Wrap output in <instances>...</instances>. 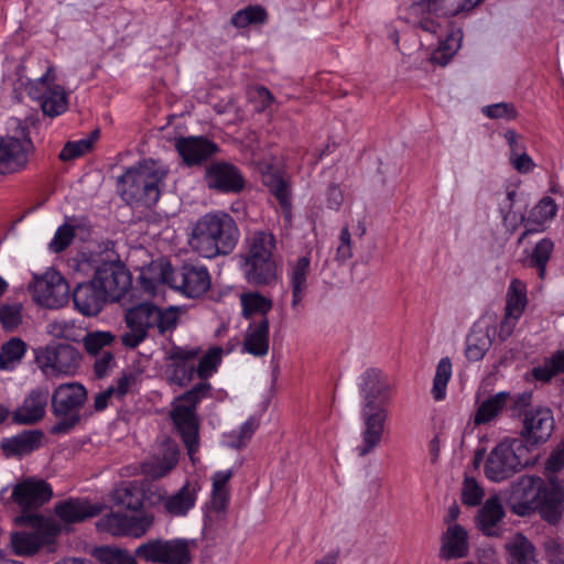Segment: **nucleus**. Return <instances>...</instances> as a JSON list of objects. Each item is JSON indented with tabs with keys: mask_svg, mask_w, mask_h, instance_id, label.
<instances>
[{
	"mask_svg": "<svg viewBox=\"0 0 564 564\" xmlns=\"http://www.w3.org/2000/svg\"><path fill=\"white\" fill-rule=\"evenodd\" d=\"M10 129H15L14 135L0 137V173H15L26 167L33 144L26 128L13 119Z\"/></svg>",
	"mask_w": 564,
	"mask_h": 564,
	"instance_id": "9b49d317",
	"label": "nucleus"
},
{
	"mask_svg": "<svg viewBox=\"0 0 564 564\" xmlns=\"http://www.w3.org/2000/svg\"><path fill=\"white\" fill-rule=\"evenodd\" d=\"M25 352L26 344L18 337L11 338L1 347L0 369L14 370L21 364Z\"/></svg>",
	"mask_w": 564,
	"mask_h": 564,
	"instance_id": "ea45409f",
	"label": "nucleus"
},
{
	"mask_svg": "<svg viewBox=\"0 0 564 564\" xmlns=\"http://www.w3.org/2000/svg\"><path fill=\"white\" fill-rule=\"evenodd\" d=\"M140 375L137 371H126L117 379L116 383L110 387L117 399L122 398L127 393L133 392L139 384Z\"/></svg>",
	"mask_w": 564,
	"mask_h": 564,
	"instance_id": "052dcab7",
	"label": "nucleus"
},
{
	"mask_svg": "<svg viewBox=\"0 0 564 564\" xmlns=\"http://www.w3.org/2000/svg\"><path fill=\"white\" fill-rule=\"evenodd\" d=\"M258 427V422L249 417L238 430L223 435L221 444L230 448H240L248 444Z\"/></svg>",
	"mask_w": 564,
	"mask_h": 564,
	"instance_id": "a18cd8bd",
	"label": "nucleus"
},
{
	"mask_svg": "<svg viewBox=\"0 0 564 564\" xmlns=\"http://www.w3.org/2000/svg\"><path fill=\"white\" fill-rule=\"evenodd\" d=\"M452 377V361L444 357L438 361L433 380L432 394L434 400L441 401L446 395V387Z\"/></svg>",
	"mask_w": 564,
	"mask_h": 564,
	"instance_id": "8fccbe9b",
	"label": "nucleus"
},
{
	"mask_svg": "<svg viewBox=\"0 0 564 564\" xmlns=\"http://www.w3.org/2000/svg\"><path fill=\"white\" fill-rule=\"evenodd\" d=\"M240 303L246 318L262 317L271 308V301L257 292L241 294Z\"/></svg>",
	"mask_w": 564,
	"mask_h": 564,
	"instance_id": "c03bdc74",
	"label": "nucleus"
},
{
	"mask_svg": "<svg viewBox=\"0 0 564 564\" xmlns=\"http://www.w3.org/2000/svg\"><path fill=\"white\" fill-rule=\"evenodd\" d=\"M48 392L46 390H34L23 401L14 413L13 419L21 424H32L41 420L46 410Z\"/></svg>",
	"mask_w": 564,
	"mask_h": 564,
	"instance_id": "2f4dec72",
	"label": "nucleus"
},
{
	"mask_svg": "<svg viewBox=\"0 0 564 564\" xmlns=\"http://www.w3.org/2000/svg\"><path fill=\"white\" fill-rule=\"evenodd\" d=\"M262 183L282 202V176L278 166L263 162L259 166Z\"/></svg>",
	"mask_w": 564,
	"mask_h": 564,
	"instance_id": "4d7b16f0",
	"label": "nucleus"
},
{
	"mask_svg": "<svg viewBox=\"0 0 564 564\" xmlns=\"http://www.w3.org/2000/svg\"><path fill=\"white\" fill-rule=\"evenodd\" d=\"M76 308L84 315H97L106 303L94 280L79 283L73 294Z\"/></svg>",
	"mask_w": 564,
	"mask_h": 564,
	"instance_id": "c85d7f7f",
	"label": "nucleus"
},
{
	"mask_svg": "<svg viewBox=\"0 0 564 564\" xmlns=\"http://www.w3.org/2000/svg\"><path fill=\"white\" fill-rule=\"evenodd\" d=\"M208 187L221 192H237L242 188L243 180L239 171L226 163L212 164L205 175Z\"/></svg>",
	"mask_w": 564,
	"mask_h": 564,
	"instance_id": "393cba45",
	"label": "nucleus"
},
{
	"mask_svg": "<svg viewBox=\"0 0 564 564\" xmlns=\"http://www.w3.org/2000/svg\"><path fill=\"white\" fill-rule=\"evenodd\" d=\"M231 476V470L226 469L215 473L212 478L213 489L210 495V509L217 513L224 512L228 505V482Z\"/></svg>",
	"mask_w": 564,
	"mask_h": 564,
	"instance_id": "e433bc0d",
	"label": "nucleus"
},
{
	"mask_svg": "<svg viewBox=\"0 0 564 564\" xmlns=\"http://www.w3.org/2000/svg\"><path fill=\"white\" fill-rule=\"evenodd\" d=\"M469 553L468 533L460 524H451L441 538L440 557L445 561L463 558Z\"/></svg>",
	"mask_w": 564,
	"mask_h": 564,
	"instance_id": "a878e982",
	"label": "nucleus"
},
{
	"mask_svg": "<svg viewBox=\"0 0 564 564\" xmlns=\"http://www.w3.org/2000/svg\"><path fill=\"white\" fill-rule=\"evenodd\" d=\"M113 335L110 332H91L88 333L84 338V345L89 354H97L104 347L110 345L113 340Z\"/></svg>",
	"mask_w": 564,
	"mask_h": 564,
	"instance_id": "680f3d73",
	"label": "nucleus"
},
{
	"mask_svg": "<svg viewBox=\"0 0 564 564\" xmlns=\"http://www.w3.org/2000/svg\"><path fill=\"white\" fill-rule=\"evenodd\" d=\"M239 239V230L234 218L223 212L208 213L192 226L188 245L204 258H215L230 253Z\"/></svg>",
	"mask_w": 564,
	"mask_h": 564,
	"instance_id": "f03ea898",
	"label": "nucleus"
},
{
	"mask_svg": "<svg viewBox=\"0 0 564 564\" xmlns=\"http://www.w3.org/2000/svg\"><path fill=\"white\" fill-rule=\"evenodd\" d=\"M139 284L152 299H163L167 288L197 299L210 289L212 276L204 264L187 262L174 270L167 260L158 259L140 269Z\"/></svg>",
	"mask_w": 564,
	"mask_h": 564,
	"instance_id": "f257e3e1",
	"label": "nucleus"
},
{
	"mask_svg": "<svg viewBox=\"0 0 564 564\" xmlns=\"http://www.w3.org/2000/svg\"><path fill=\"white\" fill-rule=\"evenodd\" d=\"M194 544L185 539L164 540L163 564H188Z\"/></svg>",
	"mask_w": 564,
	"mask_h": 564,
	"instance_id": "58836bf2",
	"label": "nucleus"
},
{
	"mask_svg": "<svg viewBox=\"0 0 564 564\" xmlns=\"http://www.w3.org/2000/svg\"><path fill=\"white\" fill-rule=\"evenodd\" d=\"M274 249V237L270 232H256L247 239L243 273L250 283L269 284L275 280Z\"/></svg>",
	"mask_w": 564,
	"mask_h": 564,
	"instance_id": "0eeeda50",
	"label": "nucleus"
},
{
	"mask_svg": "<svg viewBox=\"0 0 564 564\" xmlns=\"http://www.w3.org/2000/svg\"><path fill=\"white\" fill-rule=\"evenodd\" d=\"M59 533V527L46 522L34 531H19L11 534V546L14 554L29 556L35 554L43 546L54 542Z\"/></svg>",
	"mask_w": 564,
	"mask_h": 564,
	"instance_id": "6ab92c4d",
	"label": "nucleus"
},
{
	"mask_svg": "<svg viewBox=\"0 0 564 564\" xmlns=\"http://www.w3.org/2000/svg\"><path fill=\"white\" fill-rule=\"evenodd\" d=\"M482 113L490 119L512 120L518 116V111L513 104L499 102L482 108Z\"/></svg>",
	"mask_w": 564,
	"mask_h": 564,
	"instance_id": "e2e57ef3",
	"label": "nucleus"
},
{
	"mask_svg": "<svg viewBox=\"0 0 564 564\" xmlns=\"http://www.w3.org/2000/svg\"><path fill=\"white\" fill-rule=\"evenodd\" d=\"M267 20V12L260 6H248L237 11L231 23L238 29H245L252 25H260Z\"/></svg>",
	"mask_w": 564,
	"mask_h": 564,
	"instance_id": "09e8293b",
	"label": "nucleus"
},
{
	"mask_svg": "<svg viewBox=\"0 0 564 564\" xmlns=\"http://www.w3.org/2000/svg\"><path fill=\"white\" fill-rule=\"evenodd\" d=\"M269 349L268 323L261 318L259 323L250 325L243 343V351L261 356Z\"/></svg>",
	"mask_w": 564,
	"mask_h": 564,
	"instance_id": "c9c22d12",
	"label": "nucleus"
},
{
	"mask_svg": "<svg viewBox=\"0 0 564 564\" xmlns=\"http://www.w3.org/2000/svg\"><path fill=\"white\" fill-rule=\"evenodd\" d=\"M175 148L183 162L198 165L218 151L217 145L204 137H185L175 141Z\"/></svg>",
	"mask_w": 564,
	"mask_h": 564,
	"instance_id": "5701e85b",
	"label": "nucleus"
},
{
	"mask_svg": "<svg viewBox=\"0 0 564 564\" xmlns=\"http://www.w3.org/2000/svg\"><path fill=\"white\" fill-rule=\"evenodd\" d=\"M505 517V509L500 498L492 496L488 498L476 517L477 528L487 536L499 535V523Z\"/></svg>",
	"mask_w": 564,
	"mask_h": 564,
	"instance_id": "c756f323",
	"label": "nucleus"
},
{
	"mask_svg": "<svg viewBox=\"0 0 564 564\" xmlns=\"http://www.w3.org/2000/svg\"><path fill=\"white\" fill-rule=\"evenodd\" d=\"M94 555L100 564H138L133 555L118 547L102 546L96 549Z\"/></svg>",
	"mask_w": 564,
	"mask_h": 564,
	"instance_id": "603ef678",
	"label": "nucleus"
},
{
	"mask_svg": "<svg viewBox=\"0 0 564 564\" xmlns=\"http://www.w3.org/2000/svg\"><path fill=\"white\" fill-rule=\"evenodd\" d=\"M210 384L203 382L175 399L173 402L171 417L183 442L187 448L191 459L194 462V454L198 448V424L195 416V404L207 394Z\"/></svg>",
	"mask_w": 564,
	"mask_h": 564,
	"instance_id": "6e6552de",
	"label": "nucleus"
},
{
	"mask_svg": "<svg viewBox=\"0 0 564 564\" xmlns=\"http://www.w3.org/2000/svg\"><path fill=\"white\" fill-rule=\"evenodd\" d=\"M87 400L85 387L78 382L59 384L53 392L52 406L53 412L63 421L52 427L55 434H65L78 422L79 409Z\"/></svg>",
	"mask_w": 564,
	"mask_h": 564,
	"instance_id": "9d476101",
	"label": "nucleus"
},
{
	"mask_svg": "<svg viewBox=\"0 0 564 564\" xmlns=\"http://www.w3.org/2000/svg\"><path fill=\"white\" fill-rule=\"evenodd\" d=\"M361 444L357 446L358 456L365 457L370 454L382 441L389 411L386 406L361 408Z\"/></svg>",
	"mask_w": 564,
	"mask_h": 564,
	"instance_id": "a211bd4d",
	"label": "nucleus"
},
{
	"mask_svg": "<svg viewBox=\"0 0 564 564\" xmlns=\"http://www.w3.org/2000/svg\"><path fill=\"white\" fill-rule=\"evenodd\" d=\"M564 372V350L554 352L543 365L532 369V377L542 382H549L557 373Z\"/></svg>",
	"mask_w": 564,
	"mask_h": 564,
	"instance_id": "de8ad7c7",
	"label": "nucleus"
},
{
	"mask_svg": "<svg viewBox=\"0 0 564 564\" xmlns=\"http://www.w3.org/2000/svg\"><path fill=\"white\" fill-rule=\"evenodd\" d=\"M34 359L46 377L74 376L82 365L79 350L65 343H51L35 348Z\"/></svg>",
	"mask_w": 564,
	"mask_h": 564,
	"instance_id": "1a4fd4ad",
	"label": "nucleus"
},
{
	"mask_svg": "<svg viewBox=\"0 0 564 564\" xmlns=\"http://www.w3.org/2000/svg\"><path fill=\"white\" fill-rule=\"evenodd\" d=\"M509 392H498L485 400L477 409L474 423L476 425L486 424L492 421L508 404Z\"/></svg>",
	"mask_w": 564,
	"mask_h": 564,
	"instance_id": "4c0bfd02",
	"label": "nucleus"
},
{
	"mask_svg": "<svg viewBox=\"0 0 564 564\" xmlns=\"http://www.w3.org/2000/svg\"><path fill=\"white\" fill-rule=\"evenodd\" d=\"M75 269L84 275L93 274V280L106 302H119L131 290V274L128 269L112 259V252H82L74 259Z\"/></svg>",
	"mask_w": 564,
	"mask_h": 564,
	"instance_id": "7ed1b4c3",
	"label": "nucleus"
},
{
	"mask_svg": "<svg viewBox=\"0 0 564 564\" xmlns=\"http://www.w3.org/2000/svg\"><path fill=\"white\" fill-rule=\"evenodd\" d=\"M527 303L528 300L525 292L521 289H518L516 281H513L507 293L505 314L509 316L521 317L525 310Z\"/></svg>",
	"mask_w": 564,
	"mask_h": 564,
	"instance_id": "5fc2aeb1",
	"label": "nucleus"
},
{
	"mask_svg": "<svg viewBox=\"0 0 564 564\" xmlns=\"http://www.w3.org/2000/svg\"><path fill=\"white\" fill-rule=\"evenodd\" d=\"M529 445L521 438H506L487 455L484 474L492 482H501L530 464Z\"/></svg>",
	"mask_w": 564,
	"mask_h": 564,
	"instance_id": "39448f33",
	"label": "nucleus"
},
{
	"mask_svg": "<svg viewBox=\"0 0 564 564\" xmlns=\"http://www.w3.org/2000/svg\"><path fill=\"white\" fill-rule=\"evenodd\" d=\"M425 4L437 17H455L460 12L470 11L480 0H424Z\"/></svg>",
	"mask_w": 564,
	"mask_h": 564,
	"instance_id": "a19ab883",
	"label": "nucleus"
},
{
	"mask_svg": "<svg viewBox=\"0 0 564 564\" xmlns=\"http://www.w3.org/2000/svg\"><path fill=\"white\" fill-rule=\"evenodd\" d=\"M485 496L484 489L473 477H466L463 482L462 502L469 507L480 505Z\"/></svg>",
	"mask_w": 564,
	"mask_h": 564,
	"instance_id": "bf43d9fd",
	"label": "nucleus"
},
{
	"mask_svg": "<svg viewBox=\"0 0 564 564\" xmlns=\"http://www.w3.org/2000/svg\"><path fill=\"white\" fill-rule=\"evenodd\" d=\"M538 505L535 511L541 518L550 524H556L564 511V489L553 481H544Z\"/></svg>",
	"mask_w": 564,
	"mask_h": 564,
	"instance_id": "4be33fe9",
	"label": "nucleus"
},
{
	"mask_svg": "<svg viewBox=\"0 0 564 564\" xmlns=\"http://www.w3.org/2000/svg\"><path fill=\"white\" fill-rule=\"evenodd\" d=\"M74 238V229L68 225H63L57 228L53 239L51 240L48 247L53 252L63 251L73 240Z\"/></svg>",
	"mask_w": 564,
	"mask_h": 564,
	"instance_id": "338daca9",
	"label": "nucleus"
},
{
	"mask_svg": "<svg viewBox=\"0 0 564 564\" xmlns=\"http://www.w3.org/2000/svg\"><path fill=\"white\" fill-rule=\"evenodd\" d=\"M361 408L386 406L389 402V384L379 369H367L361 376Z\"/></svg>",
	"mask_w": 564,
	"mask_h": 564,
	"instance_id": "412c9836",
	"label": "nucleus"
},
{
	"mask_svg": "<svg viewBox=\"0 0 564 564\" xmlns=\"http://www.w3.org/2000/svg\"><path fill=\"white\" fill-rule=\"evenodd\" d=\"M424 0H414L413 3L406 9L404 20L414 28H420L422 31L440 36L443 26L438 18L427 6Z\"/></svg>",
	"mask_w": 564,
	"mask_h": 564,
	"instance_id": "7c9ffc66",
	"label": "nucleus"
},
{
	"mask_svg": "<svg viewBox=\"0 0 564 564\" xmlns=\"http://www.w3.org/2000/svg\"><path fill=\"white\" fill-rule=\"evenodd\" d=\"M459 48L458 41L453 35H447L444 41L440 42V46L432 53L431 62L441 66H445Z\"/></svg>",
	"mask_w": 564,
	"mask_h": 564,
	"instance_id": "13d9d810",
	"label": "nucleus"
},
{
	"mask_svg": "<svg viewBox=\"0 0 564 564\" xmlns=\"http://www.w3.org/2000/svg\"><path fill=\"white\" fill-rule=\"evenodd\" d=\"M98 135L99 132L95 131L88 138L67 142L59 153L61 160L70 161L89 152L94 142L98 139Z\"/></svg>",
	"mask_w": 564,
	"mask_h": 564,
	"instance_id": "864d4df0",
	"label": "nucleus"
},
{
	"mask_svg": "<svg viewBox=\"0 0 564 564\" xmlns=\"http://www.w3.org/2000/svg\"><path fill=\"white\" fill-rule=\"evenodd\" d=\"M532 403V392H522L518 394H510L508 398L507 409L512 412V416L525 414Z\"/></svg>",
	"mask_w": 564,
	"mask_h": 564,
	"instance_id": "774afa93",
	"label": "nucleus"
},
{
	"mask_svg": "<svg viewBox=\"0 0 564 564\" xmlns=\"http://www.w3.org/2000/svg\"><path fill=\"white\" fill-rule=\"evenodd\" d=\"M352 257V241L351 234L349 230L348 224H346L339 235V245L336 249L335 260L339 262H345Z\"/></svg>",
	"mask_w": 564,
	"mask_h": 564,
	"instance_id": "69168bd1",
	"label": "nucleus"
},
{
	"mask_svg": "<svg viewBox=\"0 0 564 564\" xmlns=\"http://www.w3.org/2000/svg\"><path fill=\"white\" fill-rule=\"evenodd\" d=\"M22 321L20 304H6L0 307V323L3 328L12 330L19 326Z\"/></svg>",
	"mask_w": 564,
	"mask_h": 564,
	"instance_id": "0e129e2a",
	"label": "nucleus"
},
{
	"mask_svg": "<svg viewBox=\"0 0 564 564\" xmlns=\"http://www.w3.org/2000/svg\"><path fill=\"white\" fill-rule=\"evenodd\" d=\"M165 175V167L155 161L147 160L139 163L129 169L119 180L122 197L128 203H140L145 206L155 204Z\"/></svg>",
	"mask_w": 564,
	"mask_h": 564,
	"instance_id": "20e7f679",
	"label": "nucleus"
},
{
	"mask_svg": "<svg viewBox=\"0 0 564 564\" xmlns=\"http://www.w3.org/2000/svg\"><path fill=\"white\" fill-rule=\"evenodd\" d=\"M153 518L149 513L131 514L128 511L117 508L100 518L97 523V530L111 535H130L134 538L142 536L152 525Z\"/></svg>",
	"mask_w": 564,
	"mask_h": 564,
	"instance_id": "ddd939ff",
	"label": "nucleus"
},
{
	"mask_svg": "<svg viewBox=\"0 0 564 564\" xmlns=\"http://www.w3.org/2000/svg\"><path fill=\"white\" fill-rule=\"evenodd\" d=\"M491 346V339L487 332L475 330L468 335L465 355L470 361H479Z\"/></svg>",
	"mask_w": 564,
	"mask_h": 564,
	"instance_id": "49530a36",
	"label": "nucleus"
},
{
	"mask_svg": "<svg viewBox=\"0 0 564 564\" xmlns=\"http://www.w3.org/2000/svg\"><path fill=\"white\" fill-rule=\"evenodd\" d=\"M128 332L122 335V344L134 348L140 345L152 328L163 334L176 323V312L173 308L161 310L154 305L142 303L130 308L126 314Z\"/></svg>",
	"mask_w": 564,
	"mask_h": 564,
	"instance_id": "423d86ee",
	"label": "nucleus"
},
{
	"mask_svg": "<svg viewBox=\"0 0 564 564\" xmlns=\"http://www.w3.org/2000/svg\"><path fill=\"white\" fill-rule=\"evenodd\" d=\"M164 540L154 539L140 544L135 549V556L142 561L163 564Z\"/></svg>",
	"mask_w": 564,
	"mask_h": 564,
	"instance_id": "6e6d98bb",
	"label": "nucleus"
},
{
	"mask_svg": "<svg viewBox=\"0 0 564 564\" xmlns=\"http://www.w3.org/2000/svg\"><path fill=\"white\" fill-rule=\"evenodd\" d=\"M543 482L541 477L532 475H523L513 481L506 501L510 511L519 517L535 512Z\"/></svg>",
	"mask_w": 564,
	"mask_h": 564,
	"instance_id": "2eb2a0df",
	"label": "nucleus"
},
{
	"mask_svg": "<svg viewBox=\"0 0 564 564\" xmlns=\"http://www.w3.org/2000/svg\"><path fill=\"white\" fill-rule=\"evenodd\" d=\"M228 351H226L227 354ZM225 351L220 347L210 348L198 361L195 370L196 375L200 379L210 378L218 369Z\"/></svg>",
	"mask_w": 564,
	"mask_h": 564,
	"instance_id": "3c124183",
	"label": "nucleus"
},
{
	"mask_svg": "<svg viewBox=\"0 0 564 564\" xmlns=\"http://www.w3.org/2000/svg\"><path fill=\"white\" fill-rule=\"evenodd\" d=\"M28 93L40 102L43 112L50 117L64 113L68 107L67 95L64 88L55 83L52 69H47L43 76L30 83Z\"/></svg>",
	"mask_w": 564,
	"mask_h": 564,
	"instance_id": "f8f14e48",
	"label": "nucleus"
},
{
	"mask_svg": "<svg viewBox=\"0 0 564 564\" xmlns=\"http://www.w3.org/2000/svg\"><path fill=\"white\" fill-rule=\"evenodd\" d=\"M510 564H535V547L522 534L507 545Z\"/></svg>",
	"mask_w": 564,
	"mask_h": 564,
	"instance_id": "37998d69",
	"label": "nucleus"
},
{
	"mask_svg": "<svg viewBox=\"0 0 564 564\" xmlns=\"http://www.w3.org/2000/svg\"><path fill=\"white\" fill-rule=\"evenodd\" d=\"M177 460V446L167 440L161 444L153 458L142 465V471L148 477L161 478L175 467Z\"/></svg>",
	"mask_w": 564,
	"mask_h": 564,
	"instance_id": "bb28decb",
	"label": "nucleus"
},
{
	"mask_svg": "<svg viewBox=\"0 0 564 564\" xmlns=\"http://www.w3.org/2000/svg\"><path fill=\"white\" fill-rule=\"evenodd\" d=\"M112 499L115 507L131 514L147 513L142 509L144 492L135 482H123L115 489Z\"/></svg>",
	"mask_w": 564,
	"mask_h": 564,
	"instance_id": "72a5a7b5",
	"label": "nucleus"
},
{
	"mask_svg": "<svg viewBox=\"0 0 564 564\" xmlns=\"http://www.w3.org/2000/svg\"><path fill=\"white\" fill-rule=\"evenodd\" d=\"M553 250V241L549 238H544L535 245L531 254L525 260V264L529 268H533L538 271V275L541 280L545 279L546 264L551 259Z\"/></svg>",
	"mask_w": 564,
	"mask_h": 564,
	"instance_id": "79ce46f5",
	"label": "nucleus"
},
{
	"mask_svg": "<svg viewBox=\"0 0 564 564\" xmlns=\"http://www.w3.org/2000/svg\"><path fill=\"white\" fill-rule=\"evenodd\" d=\"M102 507L85 499H68L55 506V513L65 523H75L97 516Z\"/></svg>",
	"mask_w": 564,
	"mask_h": 564,
	"instance_id": "cd10ccee",
	"label": "nucleus"
},
{
	"mask_svg": "<svg viewBox=\"0 0 564 564\" xmlns=\"http://www.w3.org/2000/svg\"><path fill=\"white\" fill-rule=\"evenodd\" d=\"M41 442V432L26 431L15 436L4 438L1 442V449L6 457H22L37 449Z\"/></svg>",
	"mask_w": 564,
	"mask_h": 564,
	"instance_id": "473e14b6",
	"label": "nucleus"
},
{
	"mask_svg": "<svg viewBox=\"0 0 564 564\" xmlns=\"http://www.w3.org/2000/svg\"><path fill=\"white\" fill-rule=\"evenodd\" d=\"M202 490L198 480H187L185 485L175 494L162 498L164 510L173 517H183L194 508L197 495Z\"/></svg>",
	"mask_w": 564,
	"mask_h": 564,
	"instance_id": "b1692460",
	"label": "nucleus"
},
{
	"mask_svg": "<svg viewBox=\"0 0 564 564\" xmlns=\"http://www.w3.org/2000/svg\"><path fill=\"white\" fill-rule=\"evenodd\" d=\"M553 429L554 419L550 409L543 406L531 409L524 414L521 440L527 445L544 443L550 438Z\"/></svg>",
	"mask_w": 564,
	"mask_h": 564,
	"instance_id": "aec40b11",
	"label": "nucleus"
},
{
	"mask_svg": "<svg viewBox=\"0 0 564 564\" xmlns=\"http://www.w3.org/2000/svg\"><path fill=\"white\" fill-rule=\"evenodd\" d=\"M199 355L196 347L173 346L165 351L164 376L180 387L188 384L195 373L194 362Z\"/></svg>",
	"mask_w": 564,
	"mask_h": 564,
	"instance_id": "dca6fc26",
	"label": "nucleus"
},
{
	"mask_svg": "<svg viewBox=\"0 0 564 564\" xmlns=\"http://www.w3.org/2000/svg\"><path fill=\"white\" fill-rule=\"evenodd\" d=\"M53 496L52 487L43 479L28 477L13 485L10 499L22 510H35Z\"/></svg>",
	"mask_w": 564,
	"mask_h": 564,
	"instance_id": "f3484780",
	"label": "nucleus"
},
{
	"mask_svg": "<svg viewBox=\"0 0 564 564\" xmlns=\"http://www.w3.org/2000/svg\"><path fill=\"white\" fill-rule=\"evenodd\" d=\"M30 291L33 300L47 308L62 307L69 300V286L55 270H47L41 276H35Z\"/></svg>",
	"mask_w": 564,
	"mask_h": 564,
	"instance_id": "4468645a",
	"label": "nucleus"
},
{
	"mask_svg": "<svg viewBox=\"0 0 564 564\" xmlns=\"http://www.w3.org/2000/svg\"><path fill=\"white\" fill-rule=\"evenodd\" d=\"M311 268V259L307 256H303L297 261L291 264V290L292 301L291 307L295 312H299L304 294L307 290V276Z\"/></svg>",
	"mask_w": 564,
	"mask_h": 564,
	"instance_id": "f704fd0d",
	"label": "nucleus"
}]
</instances>
